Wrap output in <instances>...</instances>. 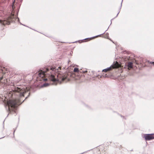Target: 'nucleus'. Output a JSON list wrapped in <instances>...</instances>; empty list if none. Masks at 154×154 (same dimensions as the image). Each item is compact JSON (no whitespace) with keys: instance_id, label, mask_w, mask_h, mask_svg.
<instances>
[{"instance_id":"obj_1","label":"nucleus","mask_w":154,"mask_h":154,"mask_svg":"<svg viewBox=\"0 0 154 154\" xmlns=\"http://www.w3.org/2000/svg\"><path fill=\"white\" fill-rule=\"evenodd\" d=\"M56 69L54 66H48L42 68L40 69L39 72L35 73V75H38L36 77L38 80L44 81L48 80L47 78H44L46 77L54 82H58L61 83L66 79L67 77L66 75L56 72Z\"/></svg>"},{"instance_id":"obj_2","label":"nucleus","mask_w":154,"mask_h":154,"mask_svg":"<svg viewBox=\"0 0 154 154\" xmlns=\"http://www.w3.org/2000/svg\"><path fill=\"white\" fill-rule=\"evenodd\" d=\"M26 88L25 87H23L20 85H19L17 87H15L12 90L13 91L15 95L17 96L19 98L16 100H9L8 101L7 103V106H8V111L9 112V113L11 111L14 113H16V111L14 108L16 107L18 105L20 104L23 102L25 99H27L29 96V95L26 97L25 99L21 102L20 101L21 98L24 97V94L28 92ZM30 93H29V94Z\"/></svg>"},{"instance_id":"obj_3","label":"nucleus","mask_w":154,"mask_h":154,"mask_svg":"<svg viewBox=\"0 0 154 154\" xmlns=\"http://www.w3.org/2000/svg\"><path fill=\"white\" fill-rule=\"evenodd\" d=\"M146 140H150L154 139V134H146L143 136Z\"/></svg>"},{"instance_id":"obj_4","label":"nucleus","mask_w":154,"mask_h":154,"mask_svg":"<svg viewBox=\"0 0 154 154\" xmlns=\"http://www.w3.org/2000/svg\"><path fill=\"white\" fill-rule=\"evenodd\" d=\"M116 67V66L113 65V64L111 65V66L109 67H108L106 69H104L102 70L103 72H106L108 71L111 70L112 69H114Z\"/></svg>"},{"instance_id":"obj_5","label":"nucleus","mask_w":154,"mask_h":154,"mask_svg":"<svg viewBox=\"0 0 154 154\" xmlns=\"http://www.w3.org/2000/svg\"><path fill=\"white\" fill-rule=\"evenodd\" d=\"M0 23L2 25H5L6 24H10V23L5 20H0Z\"/></svg>"},{"instance_id":"obj_6","label":"nucleus","mask_w":154,"mask_h":154,"mask_svg":"<svg viewBox=\"0 0 154 154\" xmlns=\"http://www.w3.org/2000/svg\"><path fill=\"white\" fill-rule=\"evenodd\" d=\"M123 0H122V2H121V4L120 6V7L119 8V10H118V12L117 15L116 16L115 18H112V19L111 20V23H112V20H113L114 19V18H115L117 17L118 16L119 14V12H120L122 6V2H123Z\"/></svg>"},{"instance_id":"obj_7","label":"nucleus","mask_w":154,"mask_h":154,"mask_svg":"<svg viewBox=\"0 0 154 154\" xmlns=\"http://www.w3.org/2000/svg\"><path fill=\"white\" fill-rule=\"evenodd\" d=\"M133 63L131 62H129L128 63L127 66H128V68H132L133 67Z\"/></svg>"},{"instance_id":"obj_8","label":"nucleus","mask_w":154,"mask_h":154,"mask_svg":"<svg viewBox=\"0 0 154 154\" xmlns=\"http://www.w3.org/2000/svg\"><path fill=\"white\" fill-rule=\"evenodd\" d=\"M80 70H79L78 68H75L74 69V71L75 72H80Z\"/></svg>"},{"instance_id":"obj_9","label":"nucleus","mask_w":154,"mask_h":154,"mask_svg":"<svg viewBox=\"0 0 154 154\" xmlns=\"http://www.w3.org/2000/svg\"><path fill=\"white\" fill-rule=\"evenodd\" d=\"M50 84L49 83H45L43 84V86L45 87H47Z\"/></svg>"},{"instance_id":"obj_10","label":"nucleus","mask_w":154,"mask_h":154,"mask_svg":"<svg viewBox=\"0 0 154 154\" xmlns=\"http://www.w3.org/2000/svg\"><path fill=\"white\" fill-rule=\"evenodd\" d=\"M87 72V71L85 69V70H83L82 69H81V70H80V73H85L86 72Z\"/></svg>"},{"instance_id":"obj_11","label":"nucleus","mask_w":154,"mask_h":154,"mask_svg":"<svg viewBox=\"0 0 154 154\" xmlns=\"http://www.w3.org/2000/svg\"><path fill=\"white\" fill-rule=\"evenodd\" d=\"M107 30H106L105 31V32H104L102 34H100V35H97V36H95L94 37H98V36H99V35H103V34H104L105 32Z\"/></svg>"},{"instance_id":"obj_12","label":"nucleus","mask_w":154,"mask_h":154,"mask_svg":"<svg viewBox=\"0 0 154 154\" xmlns=\"http://www.w3.org/2000/svg\"><path fill=\"white\" fill-rule=\"evenodd\" d=\"M149 63L151 64H152L153 65H154V62H150Z\"/></svg>"},{"instance_id":"obj_13","label":"nucleus","mask_w":154,"mask_h":154,"mask_svg":"<svg viewBox=\"0 0 154 154\" xmlns=\"http://www.w3.org/2000/svg\"><path fill=\"white\" fill-rule=\"evenodd\" d=\"M91 39V38H85V39H83L82 40H87V39Z\"/></svg>"},{"instance_id":"obj_14","label":"nucleus","mask_w":154,"mask_h":154,"mask_svg":"<svg viewBox=\"0 0 154 154\" xmlns=\"http://www.w3.org/2000/svg\"><path fill=\"white\" fill-rule=\"evenodd\" d=\"M15 130H14V132L15 131Z\"/></svg>"},{"instance_id":"obj_15","label":"nucleus","mask_w":154,"mask_h":154,"mask_svg":"<svg viewBox=\"0 0 154 154\" xmlns=\"http://www.w3.org/2000/svg\"><path fill=\"white\" fill-rule=\"evenodd\" d=\"M106 34H107L108 35V33H106Z\"/></svg>"},{"instance_id":"obj_16","label":"nucleus","mask_w":154,"mask_h":154,"mask_svg":"<svg viewBox=\"0 0 154 154\" xmlns=\"http://www.w3.org/2000/svg\"><path fill=\"white\" fill-rule=\"evenodd\" d=\"M20 23L21 24V25H23V24H22L21 23Z\"/></svg>"},{"instance_id":"obj_17","label":"nucleus","mask_w":154,"mask_h":154,"mask_svg":"<svg viewBox=\"0 0 154 154\" xmlns=\"http://www.w3.org/2000/svg\"><path fill=\"white\" fill-rule=\"evenodd\" d=\"M121 117H124V116H121Z\"/></svg>"},{"instance_id":"obj_18","label":"nucleus","mask_w":154,"mask_h":154,"mask_svg":"<svg viewBox=\"0 0 154 154\" xmlns=\"http://www.w3.org/2000/svg\"><path fill=\"white\" fill-rule=\"evenodd\" d=\"M4 137H2V138H0V139H1V138H4Z\"/></svg>"}]
</instances>
